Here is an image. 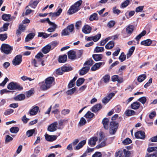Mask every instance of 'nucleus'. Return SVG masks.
<instances>
[{
	"label": "nucleus",
	"mask_w": 157,
	"mask_h": 157,
	"mask_svg": "<svg viewBox=\"0 0 157 157\" xmlns=\"http://www.w3.org/2000/svg\"><path fill=\"white\" fill-rule=\"evenodd\" d=\"M144 6H140L137 7L135 11L136 13H142L144 12Z\"/></svg>",
	"instance_id": "nucleus-51"
},
{
	"label": "nucleus",
	"mask_w": 157,
	"mask_h": 157,
	"mask_svg": "<svg viewBox=\"0 0 157 157\" xmlns=\"http://www.w3.org/2000/svg\"><path fill=\"white\" fill-rule=\"evenodd\" d=\"M50 25L52 26L53 27H50L49 28L47 29L48 31L49 32H54L57 28L56 25L55 23L53 24H51Z\"/></svg>",
	"instance_id": "nucleus-40"
},
{
	"label": "nucleus",
	"mask_w": 157,
	"mask_h": 157,
	"mask_svg": "<svg viewBox=\"0 0 157 157\" xmlns=\"http://www.w3.org/2000/svg\"><path fill=\"white\" fill-rule=\"evenodd\" d=\"M130 2V1L129 0H126L125 1L121 4V7L122 8H124L126 7L129 5Z\"/></svg>",
	"instance_id": "nucleus-49"
},
{
	"label": "nucleus",
	"mask_w": 157,
	"mask_h": 157,
	"mask_svg": "<svg viewBox=\"0 0 157 157\" xmlns=\"http://www.w3.org/2000/svg\"><path fill=\"white\" fill-rule=\"evenodd\" d=\"M118 124L115 121L110 122L109 125V132L111 134H114L118 128Z\"/></svg>",
	"instance_id": "nucleus-6"
},
{
	"label": "nucleus",
	"mask_w": 157,
	"mask_h": 157,
	"mask_svg": "<svg viewBox=\"0 0 157 157\" xmlns=\"http://www.w3.org/2000/svg\"><path fill=\"white\" fill-rule=\"evenodd\" d=\"M86 140H84L80 142L76 147L75 149L78 150L82 148L86 143Z\"/></svg>",
	"instance_id": "nucleus-28"
},
{
	"label": "nucleus",
	"mask_w": 157,
	"mask_h": 157,
	"mask_svg": "<svg viewBox=\"0 0 157 157\" xmlns=\"http://www.w3.org/2000/svg\"><path fill=\"white\" fill-rule=\"evenodd\" d=\"M85 79L83 78H79L76 81V85L79 86L81 85L84 82Z\"/></svg>",
	"instance_id": "nucleus-42"
},
{
	"label": "nucleus",
	"mask_w": 157,
	"mask_h": 157,
	"mask_svg": "<svg viewBox=\"0 0 157 157\" xmlns=\"http://www.w3.org/2000/svg\"><path fill=\"white\" fill-rule=\"evenodd\" d=\"M51 48V45L48 44L44 47L42 48L41 51L44 54H47L49 52Z\"/></svg>",
	"instance_id": "nucleus-22"
},
{
	"label": "nucleus",
	"mask_w": 157,
	"mask_h": 157,
	"mask_svg": "<svg viewBox=\"0 0 157 157\" xmlns=\"http://www.w3.org/2000/svg\"><path fill=\"white\" fill-rule=\"evenodd\" d=\"M38 3L39 2L38 1H34L33 0H31L29 6L31 8L34 9L36 8Z\"/></svg>",
	"instance_id": "nucleus-27"
},
{
	"label": "nucleus",
	"mask_w": 157,
	"mask_h": 157,
	"mask_svg": "<svg viewBox=\"0 0 157 157\" xmlns=\"http://www.w3.org/2000/svg\"><path fill=\"white\" fill-rule=\"evenodd\" d=\"M68 56L69 59H76V56L75 51L71 50L68 52Z\"/></svg>",
	"instance_id": "nucleus-20"
},
{
	"label": "nucleus",
	"mask_w": 157,
	"mask_h": 157,
	"mask_svg": "<svg viewBox=\"0 0 157 157\" xmlns=\"http://www.w3.org/2000/svg\"><path fill=\"white\" fill-rule=\"evenodd\" d=\"M126 67V66H122L117 71V73L119 75H121L123 71L125 69Z\"/></svg>",
	"instance_id": "nucleus-54"
},
{
	"label": "nucleus",
	"mask_w": 157,
	"mask_h": 157,
	"mask_svg": "<svg viewBox=\"0 0 157 157\" xmlns=\"http://www.w3.org/2000/svg\"><path fill=\"white\" fill-rule=\"evenodd\" d=\"M44 136L46 140L49 142H52L55 140L57 137L56 135H50L48 134H46Z\"/></svg>",
	"instance_id": "nucleus-14"
},
{
	"label": "nucleus",
	"mask_w": 157,
	"mask_h": 157,
	"mask_svg": "<svg viewBox=\"0 0 157 157\" xmlns=\"http://www.w3.org/2000/svg\"><path fill=\"white\" fill-rule=\"evenodd\" d=\"M35 36V34L34 33H31L29 34L25 38V41L28 42L30 40H32Z\"/></svg>",
	"instance_id": "nucleus-33"
},
{
	"label": "nucleus",
	"mask_w": 157,
	"mask_h": 157,
	"mask_svg": "<svg viewBox=\"0 0 157 157\" xmlns=\"http://www.w3.org/2000/svg\"><path fill=\"white\" fill-rule=\"evenodd\" d=\"M82 21H78L76 22L75 26L77 29H79L82 26Z\"/></svg>",
	"instance_id": "nucleus-56"
},
{
	"label": "nucleus",
	"mask_w": 157,
	"mask_h": 157,
	"mask_svg": "<svg viewBox=\"0 0 157 157\" xmlns=\"http://www.w3.org/2000/svg\"><path fill=\"white\" fill-rule=\"evenodd\" d=\"M109 119L106 118H104L102 120V123L103 124L104 128L106 129H108L109 128L108 124L109 123Z\"/></svg>",
	"instance_id": "nucleus-26"
},
{
	"label": "nucleus",
	"mask_w": 157,
	"mask_h": 157,
	"mask_svg": "<svg viewBox=\"0 0 157 157\" xmlns=\"http://www.w3.org/2000/svg\"><path fill=\"white\" fill-rule=\"evenodd\" d=\"M102 108V105L100 104H98L94 105L90 109L93 112L95 113L99 111Z\"/></svg>",
	"instance_id": "nucleus-15"
},
{
	"label": "nucleus",
	"mask_w": 157,
	"mask_h": 157,
	"mask_svg": "<svg viewBox=\"0 0 157 157\" xmlns=\"http://www.w3.org/2000/svg\"><path fill=\"white\" fill-rule=\"evenodd\" d=\"M132 142L131 140L129 138H127L123 141L122 143L124 145H127L131 143Z\"/></svg>",
	"instance_id": "nucleus-61"
},
{
	"label": "nucleus",
	"mask_w": 157,
	"mask_h": 157,
	"mask_svg": "<svg viewBox=\"0 0 157 157\" xmlns=\"http://www.w3.org/2000/svg\"><path fill=\"white\" fill-rule=\"evenodd\" d=\"M62 11V9L59 8L56 12L49 13V16L52 19H54L56 17L59 16L60 15Z\"/></svg>",
	"instance_id": "nucleus-9"
},
{
	"label": "nucleus",
	"mask_w": 157,
	"mask_h": 157,
	"mask_svg": "<svg viewBox=\"0 0 157 157\" xmlns=\"http://www.w3.org/2000/svg\"><path fill=\"white\" fill-rule=\"evenodd\" d=\"M22 61V56L21 55L16 56L12 61L13 64L14 66L19 65Z\"/></svg>",
	"instance_id": "nucleus-7"
},
{
	"label": "nucleus",
	"mask_w": 157,
	"mask_h": 157,
	"mask_svg": "<svg viewBox=\"0 0 157 157\" xmlns=\"http://www.w3.org/2000/svg\"><path fill=\"white\" fill-rule=\"evenodd\" d=\"M112 10L113 13L117 15H118L121 12V11L117 9L116 6L113 7Z\"/></svg>",
	"instance_id": "nucleus-55"
},
{
	"label": "nucleus",
	"mask_w": 157,
	"mask_h": 157,
	"mask_svg": "<svg viewBox=\"0 0 157 157\" xmlns=\"http://www.w3.org/2000/svg\"><path fill=\"white\" fill-rule=\"evenodd\" d=\"M123 151H119L116 154V157H124Z\"/></svg>",
	"instance_id": "nucleus-64"
},
{
	"label": "nucleus",
	"mask_w": 157,
	"mask_h": 157,
	"mask_svg": "<svg viewBox=\"0 0 157 157\" xmlns=\"http://www.w3.org/2000/svg\"><path fill=\"white\" fill-rule=\"evenodd\" d=\"M126 56L124 52H122L119 57V59L121 62L124 61L126 59Z\"/></svg>",
	"instance_id": "nucleus-50"
},
{
	"label": "nucleus",
	"mask_w": 157,
	"mask_h": 157,
	"mask_svg": "<svg viewBox=\"0 0 157 157\" xmlns=\"http://www.w3.org/2000/svg\"><path fill=\"white\" fill-rule=\"evenodd\" d=\"M104 62H99L96 63L93 65L91 68V70L92 71H95L99 69L101 66L104 64Z\"/></svg>",
	"instance_id": "nucleus-11"
},
{
	"label": "nucleus",
	"mask_w": 157,
	"mask_h": 157,
	"mask_svg": "<svg viewBox=\"0 0 157 157\" xmlns=\"http://www.w3.org/2000/svg\"><path fill=\"white\" fill-rule=\"evenodd\" d=\"M58 123L54 122L50 124L48 127V130L50 132H53L56 131L57 128Z\"/></svg>",
	"instance_id": "nucleus-8"
},
{
	"label": "nucleus",
	"mask_w": 157,
	"mask_h": 157,
	"mask_svg": "<svg viewBox=\"0 0 157 157\" xmlns=\"http://www.w3.org/2000/svg\"><path fill=\"white\" fill-rule=\"evenodd\" d=\"M77 78L76 77H75L74 78L71 80L68 85V87L71 88L73 87L75 84V81Z\"/></svg>",
	"instance_id": "nucleus-35"
},
{
	"label": "nucleus",
	"mask_w": 157,
	"mask_h": 157,
	"mask_svg": "<svg viewBox=\"0 0 157 157\" xmlns=\"http://www.w3.org/2000/svg\"><path fill=\"white\" fill-rule=\"evenodd\" d=\"M25 98V96L24 94H21L16 97V99L17 100L21 101L24 100Z\"/></svg>",
	"instance_id": "nucleus-48"
},
{
	"label": "nucleus",
	"mask_w": 157,
	"mask_h": 157,
	"mask_svg": "<svg viewBox=\"0 0 157 157\" xmlns=\"http://www.w3.org/2000/svg\"><path fill=\"white\" fill-rule=\"evenodd\" d=\"M68 121V119L66 118L59 120L58 121L59 126H62L64 123H67Z\"/></svg>",
	"instance_id": "nucleus-58"
},
{
	"label": "nucleus",
	"mask_w": 157,
	"mask_h": 157,
	"mask_svg": "<svg viewBox=\"0 0 157 157\" xmlns=\"http://www.w3.org/2000/svg\"><path fill=\"white\" fill-rule=\"evenodd\" d=\"M25 26L22 24H20L19 26L18 29L17 30L16 34L17 36L19 35L25 29Z\"/></svg>",
	"instance_id": "nucleus-21"
},
{
	"label": "nucleus",
	"mask_w": 157,
	"mask_h": 157,
	"mask_svg": "<svg viewBox=\"0 0 157 157\" xmlns=\"http://www.w3.org/2000/svg\"><path fill=\"white\" fill-rule=\"evenodd\" d=\"M140 106V104L138 101H135L132 103L130 105L131 108L134 110L139 109Z\"/></svg>",
	"instance_id": "nucleus-18"
},
{
	"label": "nucleus",
	"mask_w": 157,
	"mask_h": 157,
	"mask_svg": "<svg viewBox=\"0 0 157 157\" xmlns=\"http://www.w3.org/2000/svg\"><path fill=\"white\" fill-rule=\"evenodd\" d=\"M86 123V121L85 119L82 117L81 118L79 122V124L80 126H82L85 125Z\"/></svg>",
	"instance_id": "nucleus-60"
},
{
	"label": "nucleus",
	"mask_w": 157,
	"mask_h": 157,
	"mask_svg": "<svg viewBox=\"0 0 157 157\" xmlns=\"http://www.w3.org/2000/svg\"><path fill=\"white\" fill-rule=\"evenodd\" d=\"M99 141L100 143L96 146V148H101L105 146V140H103L102 141V140L100 139Z\"/></svg>",
	"instance_id": "nucleus-38"
},
{
	"label": "nucleus",
	"mask_w": 157,
	"mask_h": 157,
	"mask_svg": "<svg viewBox=\"0 0 157 157\" xmlns=\"http://www.w3.org/2000/svg\"><path fill=\"white\" fill-rule=\"evenodd\" d=\"M125 114L127 116H130L135 115L136 112L132 110L127 109L125 112Z\"/></svg>",
	"instance_id": "nucleus-31"
},
{
	"label": "nucleus",
	"mask_w": 157,
	"mask_h": 157,
	"mask_svg": "<svg viewBox=\"0 0 157 157\" xmlns=\"http://www.w3.org/2000/svg\"><path fill=\"white\" fill-rule=\"evenodd\" d=\"M92 57L94 60L98 61L102 59L103 55L102 54H93Z\"/></svg>",
	"instance_id": "nucleus-24"
},
{
	"label": "nucleus",
	"mask_w": 157,
	"mask_h": 157,
	"mask_svg": "<svg viewBox=\"0 0 157 157\" xmlns=\"http://www.w3.org/2000/svg\"><path fill=\"white\" fill-rule=\"evenodd\" d=\"M97 14L96 13H94L92 15H91L89 19L90 21H93L96 20L98 19V17L97 16Z\"/></svg>",
	"instance_id": "nucleus-47"
},
{
	"label": "nucleus",
	"mask_w": 157,
	"mask_h": 157,
	"mask_svg": "<svg viewBox=\"0 0 157 157\" xmlns=\"http://www.w3.org/2000/svg\"><path fill=\"white\" fill-rule=\"evenodd\" d=\"M135 49V47L134 46H132L129 49L128 52L127 54V58H129L132 55Z\"/></svg>",
	"instance_id": "nucleus-30"
},
{
	"label": "nucleus",
	"mask_w": 157,
	"mask_h": 157,
	"mask_svg": "<svg viewBox=\"0 0 157 157\" xmlns=\"http://www.w3.org/2000/svg\"><path fill=\"white\" fill-rule=\"evenodd\" d=\"M67 56L66 54L59 56V61L60 63L65 62L67 59Z\"/></svg>",
	"instance_id": "nucleus-25"
},
{
	"label": "nucleus",
	"mask_w": 157,
	"mask_h": 157,
	"mask_svg": "<svg viewBox=\"0 0 157 157\" xmlns=\"http://www.w3.org/2000/svg\"><path fill=\"white\" fill-rule=\"evenodd\" d=\"M114 95L115 94L114 93H110L102 99V102L103 103L106 104L114 96Z\"/></svg>",
	"instance_id": "nucleus-10"
},
{
	"label": "nucleus",
	"mask_w": 157,
	"mask_h": 157,
	"mask_svg": "<svg viewBox=\"0 0 157 157\" xmlns=\"http://www.w3.org/2000/svg\"><path fill=\"white\" fill-rule=\"evenodd\" d=\"M146 31L144 30L143 31L140 33L135 38V40L139 41L141 37L144 36L146 34Z\"/></svg>",
	"instance_id": "nucleus-36"
},
{
	"label": "nucleus",
	"mask_w": 157,
	"mask_h": 157,
	"mask_svg": "<svg viewBox=\"0 0 157 157\" xmlns=\"http://www.w3.org/2000/svg\"><path fill=\"white\" fill-rule=\"evenodd\" d=\"M124 155V157H129L130 155V153L127 150L125 149L123 150Z\"/></svg>",
	"instance_id": "nucleus-63"
},
{
	"label": "nucleus",
	"mask_w": 157,
	"mask_h": 157,
	"mask_svg": "<svg viewBox=\"0 0 157 157\" xmlns=\"http://www.w3.org/2000/svg\"><path fill=\"white\" fill-rule=\"evenodd\" d=\"M39 107L37 106L33 107L29 111V113L30 115L33 116L36 115L37 113L39 110Z\"/></svg>",
	"instance_id": "nucleus-17"
},
{
	"label": "nucleus",
	"mask_w": 157,
	"mask_h": 157,
	"mask_svg": "<svg viewBox=\"0 0 157 157\" xmlns=\"http://www.w3.org/2000/svg\"><path fill=\"white\" fill-rule=\"evenodd\" d=\"M147 151L148 152H151L153 151H157V146L149 147L147 149Z\"/></svg>",
	"instance_id": "nucleus-62"
},
{
	"label": "nucleus",
	"mask_w": 157,
	"mask_h": 157,
	"mask_svg": "<svg viewBox=\"0 0 157 157\" xmlns=\"http://www.w3.org/2000/svg\"><path fill=\"white\" fill-rule=\"evenodd\" d=\"M101 35L100 33H98L94 36H93V41L96 42L98 41L101 37Z\"/></svg>",
	"instance_id": "nucleus-52"
},
{
	"label": "nucleus",
	"mask_w": 157,
	"mask_h": 157,
	"mask_svg": "<svg viewBox=\"0 0 157 157\" xmlns=\"http://www.w3.org/2000/svg\"><path fill=\"white\" fill-rule=\"evenodd\" d=\"M74 26L73 24L68 25L62 31L61 35L62 36L68 35L70 33H71L74 30Z\"/></svg>",
	"instance_id": "nucleus-5"
},
{
	"label": "nucleus",
	"mask_w": 157,
	"mask_h": 157,
	"mask_svg": "<svg viewBox=\"0 0 157 157\" xmlns=\"http://www.w3.org/2000/svg\"><path fill=\"white\" fill-rule=\"evenodd\" d=\"M35 132V130L34 129L28 130L26 132V136H27L28 137H30L33 135L34 133Z\"/></svg>",
	"instance_id": "nucleus-45"
},
{
	"label": "nucleus",
	"mask_w": 157,
	"mask_h": 157,
	"mask_svg": "<svg viewBox=\"0 0 157 157\" xmlns=\"http://www.w3.org/2000/svg\"><path fill=\"white\" fill-rule=\"evenodd\" d=\"M50 34H48L45 33L39 32L38 33V37H42L44 38H46L49 36Z\"/></svg>",
	"instance_id": "nucleus-37"
},
{
	"label": "nucleus",
	"mask_w": 157,
	"mask_h": 157,
	"mask_svg": "<svg viewBox=\"0 0 157 157\" xmlns=\"http://www.w3.org/2000/svg\"><path fill=\"white\" fill-rule=\"evenodd\" d=\"M55 79L53 77H49L45 80V82L42 83L41 85V88L43 90H47L49 88L53 85Z\"/></svg>",
	"instance_id": "nucleus-1"
},
{
	"label": "nucleus",
	"mask_w": 157,
	"mask_h": 157,
	"mask_svg": "<svg viewBox=\"0 0 157 157\" xmlns=\"http://www.w3.org/2000/svg\"><path fill=\"white\" fill-rule=\"evenodd\" d=\"M146 77V75L145 74H143L139 76L137 80L138 82H141L143 81Z\"/></svg>",
	"instance_id": "nucleus-46"
},
{
	"label": "nucleus",
	"mask_w": 157,
	"mask_h": 157,
	"mask_svg": "<svg viewBox=\"0 0 157 157\" xmlns=\"http://www.w3.org/2000/svg\"><path fill=\"white\" fill-rule=\"evenodd\" d=\"M135 136L136 138L141 139H144L145 136V133L142 131H139L136 132L135 133Z\"/></svg>",
	"instance_id": "nucleus-13"
},
{
	"label": "nucleus",
	"mask_w": 157,
	"mask_h": 157,
	"mask_svg": "<svg viewBox=\"0 0 157 157\" xmlns=\"http://www.w3.org/2000/svg\"><path fill=\"white\" fill-rule=\"evenodd\" d=\"M104 50L103 47H99L97 46L95 48L94 50L96 52H101Z\"/></svg>",
	"instance_id": "nucleus-59"
},
{
	"label": "nucleus",
	"mask_w": 157,
	"mask_h": 157,
	"mask_svg": "<svg viewBox=\"0 0 157 157\" xmlns=\"http://www.w3.org/2000/svg\"><path fill=\"white\" fill-rule=\"evenodd\" d=\"M98 140V138L96 137H94L91 138L89 140L88 144L91 146H93L95 145L96 142Z\"/></svg>",
	"instance_id": "nucleus-19"
},
{
	"label": "nucleus",
	"mask_w": 157,
	"mask_h": 157,
	"mask_svg": "<svg viewBox=\"0 0 157 157\" xmlns=\"http://www.w3.org/2000/svg\"><path fill=\"white\" fill-rule=\"evenodd\" d=\"M2 17L3 20L7 21H10L12 18L11 15L9 14H4L2 16Z\"/></svg>",
	"instance_id": "nucleus-23"
},
{
	"label": "nucleus",
	"mask_w": 157,
	"mask_h": 157,
	"mask_svg": "<svg viewBox=\"0 0 157 157\" xmlns=\"http://www.w3.org/2000/svg\"><path fill=\"white\" fill-rule=\"evenodd\" d=\"M152 43V41L149 39L143 41L141 42V44L146 46L150 45Z\"/></svg>",
	"instance_id": "nucleus-32"
},
{
	"label": "nucleus",
	"mask_w": 157,
	"mask_h": 157,
	"mask_svg": "<svg viewBox=\"0 0 157 157\" xmlns=\"http://www.w3.org/2000/svg\"><path fill=\"white\" fill-rule=\"evenodd\" d=\"M91 28L88 25H85L82 28V31L85 34H88L91 32Z\"/></svg>",
	"instance_id": "nucleus-16"
},
{
	"label": "nucleus",
	"mask_w": 157,
	"mask_h": 157,
	"mask_svg": "<svg viewBox=\"0 0 157 157\" xmlns=\"http://www.w3.org/2000/svg\"><path fill=\"white\" fill-rule=\"evenodd\" d=\"M61 68L63 72L68 71L72 70V68L70 67L63 66Z\"/></svg>",
	"instance_id": "nucleus-57"
},
{
	"label": "nucleus",
	"mask_w": 157,
	"mask_h": 157,
	"mask_svg": "<svg viewBox=\"0 0 157 157\" xmlns=\"http://www.w3.org/2000/svg\"><path fill=\"white\" fill-rule=\"evenodd\" d=\"M7 88L10 90L23 89V87L21 86L18 83L12 82L9 83L7 86Z\"/></svg>",
	"instance_id": "nucleus-4"
},
{
	"label": "nucleus",
	"mask_w": 157,
	"mask_h": 157,
	"mask_svg": "<svg viewBox=\"0 0 157 157\" xmlns=\"http://www.w3.org/2000/svg\"><path fill=\"white\" fill-rule=\"evenodd\" d=\"M13 112L14 110L13 109H9L5 110L4 113V114L5 115L7 116L13 113Z\"/></svg>",
	"instance_id": "nucleus-53"
},
{
	"label": "nucleus",
	"mask_w": 157,
	"mask_h": 157,
	"mask_svg": "<svg viewBox=\"0 0 157 157\" xmlns=\"http://www.w3.org/2000/svg\"><path fill=\"white\" fill-rule=\"evenodd\" d=\"M94 63V61L92 59H90L87 61L85 62L84 64V66H89L90 68V66H92Z\"/></svg>",
	"instance_id": "nucleus-34"
},
{
	"label": "nucleus",
	"mask_w": 157,
	"mask_h": 157,
	"mask_svg": "<svg viewBox=\"0 0 157 157\" xmlns=\"http://www.w3.org/2000/svg\"><path fill=\"white\" fill-rule=\"evenodd\" d=\"M94 115V114L93 113L90 111H88L85 115L84 117L86 118H91L93 117Z\"/></svg>",
	"instance_id": "nucleus-44"
},
{
	"label": "nucleus",
	"mask_w": 157,
	"mask_h": 157,
	"mask_svg": "<svg viewBox=\"0 0 157 157\" xmlns=\"http://www.w3.org/2000/svg\"><path fill=\"white\" fill-rule=\"evenodd\" d=\"M134 29V27L133 25H129L126 29V33L128 34H131Z\"/></svg>",
	"instance_id": "nucleus-39"
},
{
	"label": "nucleus",
	"mask_w": 157,
	"mask_h": 157,
	"mask_svg": "<svg viewBox=\"0 0 157 157\" xmlns=\"http://www.w3.org/2000/svg\"><path fill=\"white\" fill-rule=\"evenodd\" d=\"M89 66H85L83 67L79 71V74L80 75H83L87 73L90 69Z\"/></svg>",
	"instance_id": "nucleus-12"
},
{
	"label": "nucleus",
	"mask_w": 157,
	"mask_h": 157,
	"mask_svg": "<svg viewBox=\"0 0 157 157\" xmlns=\"http://www.w3.org/2000/svg\"><path fill=\"white\" fill-rule=\"evenodd\" d=\"M19 130V128L17 127H13L10 129V131L13 133H17Z\"/></svg>",
	"instance_id": "nucleus-43"
},
{
	"label": "nucleus",
	"mask_w": 157,
	"mask_h": 157,
	"mask_svg": "<svg viewBox=\"0 0 157 157\" xmlns=\"http://www.w3.org/2000/svg\"><path fill=\"white\" fill-rule=\"evenodd\" d=\"M110 78V76L108 74H106L103 77L102 79L104 83H107L109 82Z\"/></svg>",
	"instance_id": "nucleus-41"
},
{
	"label": "nucleus",
	"mask_w": 157,
	"mask_h": 157,
	"mask_svg": "<svg viewBox=\"0 0 157 157\" xmlns=\"http://www.w3.org/2000/svg\"><path fill=\"white\" fill-rule=\"evenodd\" d=\"M114 42L113 41L109 42L105 46V48L107 49H110L113 48L114 46Z\"/></svg>",
	"instance_id": "nucleus-29"
},
{
	"label": "nucleus",
	"mask_w": 157,
	"mask_h": 157,
	"mask_svg": "<svg viewBox=\"0 0 157 157\" xmlns=\"http://www.w3.org/2000/svg\"><path fill=\"white\" fill-rule=\"evenodd\" d=\"M82 1L80 0L76 2L72 5L68 11V13L70 14H72L80 9V6L81 5Z\"/></svg>",
	"instance_id": "nucleus-2"
},
{
	"label": "nucleus",
	"mask_w": 157,
	"mask_h": 157,
	"mask_svg": "<svg viewBox=\"0 0 157 157\" xmlns=\"http://www.w3.org/2000/svg\"><path fill=\"white\" fill-rule=\"evenodd\" d=\"M13 49V47L6 44H2L0 48L1 52L6 55L10 54Z\"/></svg>",
	"instance_id": "nucleus-3"
}]
</instances>
